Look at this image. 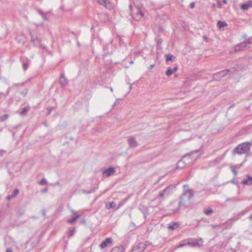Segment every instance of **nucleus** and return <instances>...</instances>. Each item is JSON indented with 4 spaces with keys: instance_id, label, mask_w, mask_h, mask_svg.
<instances>
[{
    "instance_id": "f257e3e1",
    "label": "nucleus",
    "mask_w": 252,
    "mask_h": 252,
    "mask_svg": "<svg viewBox=\"0 0 252 252\" xmlns=\"http://www.w3.org/2000/svg\"><path fill=\"white\" fill-rule=\"evenodd\" d=\"M132 3L129 5L130 14L133 19L136 21H139L143 17V13L141 10L143 4L142 0H132Z\"/></svg>"
},
{
    "instance_id": "f03ea898",
    "label": "nucleus",
    "mask_w": 252,
    "mask_h": 252,
    "mask_svg": "<svg viewBox=\"0 0 252 252\" xmlns=\"http://www.w3.org/2000/svg\"><path fill=\"white\" fill-rule=\"evenodd\" d=\"M251 145V143H250V142H245L239 144L232 151V153L233 155H248L250 151Z\"/></svg>"
},
{
    "instance_id": "7ed1b4c3",
    "label": "nucleus",
    "mask_w": 252,
    "mask_h": 252,
    "mask_svg": "<svg viewBox=\"0 0 252 252\" xmlns=\"http://www.w3.org/2000/svg\"><path fill=\"white\" fill-rule=\"evenodd\" d=\"M184 193L180 198V201L179 202V207L183 206L185 204L186 200L185 197H187L188 200H189L194 195L193 190L192 189H189V186L185 185L183 186Z\"/></svg>"
},
{
    "instance_id": "20e7f679",
    "label": "nucleus",
    "mask_w": 252,
    "mask_h": 252,
    "mask_svg": "<svg viewBox=\"0 0 252 252\" xmlns=\"http://www.w3.org/2000/svg\"><path fill=\"white\" fill-rule=\"evenodd\" d=\"M30 36L31 38V42L33 44L34 46L40 49H46V46L41 44V39L35 32L32 31L30 32Z\"/></svg>"
},
{
    "instance_id": "39448f33",
    "label": "nucleus",
    "mask_w": 252,
    "mask_h": 252,
    "mask_svg": "<svg viewBox=\"0 0 252 252\" xmlns=\"http://www.w3.org/2000/svg\"><path fill=\"white\" fill-rule=\"evenodd\" d=\"M186 242L190 247H200L203 244V240L201 238L198 239L194 238L187 239Z\"/></svg>"
},
{
    "instance_id": "423d86ee",
    "label": "nucleus",
    "mask_w": 252,
    "mask_h": 252,
    "mask_svg": "<svg viewBox=\"0 0 252 252\" xmlns=\"http://www.w3.org/2000/svg\"><path fill=\"white\" fill-rule=\"evenodd\" d=\"M190 154H188L186 156H184L182 158L177 162L176 168L177 169H183L187 164L186 163L185 160L186 159L190 156Z\"/></svg>"
},
{
    "instance_id": "0eeeda50",
    "label": "nucleus",
    "mask_w": 252,
    "mask_h": 252,
    "mask_svg": "<svg viewBox=\"0 0 252 252\" xmlns=\"http://www.w3.org/2000/svg\"><path fill=\"white\" fill-rule=\"evenodd\" d=\"M229 71V69H226L218 72L214 74V78L216 80H219L221 77L224 76Z\"/></svg>"
},
{
    "instance_id": "6e6552de",
    "label": "nucleus",
    "mask_w": 252,
    "mask_h": 252,
    "mask_svg": "<svg viewBox=\"0 0 252 252\" xmlns=\"http://www.w3.org/2000/svg\"><path fill=\"white\" fill-rule=\"evenodd\" d=\"M20 62L22 63L23 69L24 70H26L29 67V65L31 63L30 60L26 57H21L20 59Z\"/></svg>"
},
{
    "instance_id": "1a4fd4ad",
    "label": "nucleus",
    "mask_w": 252,
    "mask_h": 252,
    "mask_svg": "<svg viewBox=\"0 0 252 252\" xmlns=\"http://www.w3.org/2000/svg\"><path fill=\"white\" fill-rule=\"evenodd\" d=\"M247 48V43L242 42L239 44L236 45L234 47V51L236 52L242 51L246 50Z\"/></svg>"
},
{
    "instance_id": "9d476101",
    "label": "nucleus",
    "mask_w": 252,
    "mask_h": 252,
    "mask_svg": "<svg viewBox=\"0 0 252 252\" xmlns=\"http://www.w3.org/2000/svg\"><path fill=\"white\" fill-rule=\"evenodd\" d=\"M116 172L115 169L114 167H109L102 172L103 175H106L107 177H110L115 174Z\"/></svg>"
},
{
    "instance_id": "9b49d317",
    "label": "nucleus",
    "mask_w": 252,
    "mask_h": 252,
    "mask_svg": "<svg viewBox=\"0 0 252 252\" xmlns=\"http://www.w3.org/2000/svg\"><path fill=\"white\" fill-rule=\"evenodd\" d=\"M128 143L130 148H133L138 146V143L134 137H129L128 138Z\"/></svg>"
},
{
    "instance_id": "f8f14e48",
    "label": "nucleus",
    "mask_w": 252,
    "mask_h": 252,
    "mask_svg": "<svg viewBox=\"0 0 252 252\" xmlns=\"http://www.w3.org/2000/svg\"><path fill=\"white\" fill-rule=\"evenodd\" d=\"M146 249L143 243H140L135 247L132 250L133 252H143Z\"/></svg>"
},
{
    "instance_id": "ddd939ff",
    "label": "nucleus",
    "mask_w": 252,
    "mask_h": 252,
    "mask_svg": "<svg viewBox=\"0 0 252 252\" xmlns=\"http://www.w3.org/2000/svg\"><path fill=\"white\" fill-rule=\"evenodd\" d=\"M138 208H139V210L144 215V219H146L147 217V215L148 214V209L147 207L141 204L139 205Z\"/></svg>"
},
{
    "instance_id": "4468645a",
    "label": "nucleus",
    "mask_w": 252,
    "mask_h": 252,
    "mask_svg": "<svg viewBox=\"0 0 252 252\" xmlns=\"http://www.w3.org/2000/svg\"><path fill=\"white\" fill-rule=\"evenodd\" d=\"M112 244V239L110 237L107 238L104 241H103L100 245V247L101 249H104L106 247L108 246L109 244Z\"/></svg>"
},
{
    "instance_id": "2eb2a0df",
    "label": "nucleus",
    "mask_w": 252,
    "mask_h": 252,
    "mask_svg": "<svg viewBox=\"0 0 252 252\" xmlns=\"http://www.w3.org/2000/svg\"><path fill=\"white\" fill-rule=\"evenodd\" d=\"M98 2L100 4L104 6L107 9H111L112 8L109 0H98Z\"/></svg>"
},
{
    "instance_id": "dca6fc26",
    "label": "nucleus",
    "mask_w": 252,
    "mask_h": 252,
    "mask_svg": "<svg viewBox=\"0 0 252 252\" xmlns=\"http://www.w3.org/2000/svg\"><path fill=\"white\" fill-rule=\"evenodd\" d=\"M252 7V0H249L247 2L241 4L240 8L243 10H247L249 8Z\"/></svg>"
},
{
    "instance_id": "f3484780",
    "label": "nucleus",
    "mask_w": 252,
    "mask_h": 252,
    "mask_svg": "<svg viewBox=\"0 0 252 252\" xmlns=\"http://www.w3.org/2000/svg\"><path fill=\"white\" fill-rule=\"evenodd\" d=\"M59 82L62 87H65L68 84V81L65 78V76L62 74L59 79Z\"/></svg>"
},
{
    "instance_id": "a211bd4d",
    "label": "nucleus",
    "mask_w": 252,
    "mask_h": 252,
    "mask_svg": "<svg viewBox=\"0 0 252 252\" xmlns=\"http://www.w3.org/2000/svg\"><path fill=\"white\" fill-rule=\"evenodd\" d=\"M247 179L243 180L242 184L244 185L251 186L252 185V176L247 175Z\"/></svg>"
},
{
    "instance_id": "6ab92c4d",
    "label": "nucleus",
    "mask_w": 252,
    "mask_h": 252,
    "mask_svg": "<svg viewBox=\"0 0 252 252\" xmlns=\"http://www.w3.org/2000/svg\"><path fill=\"white\" fill-rule=\"evenodd\" d=\"M246 213V211H241L240 213L237 214V215L234 216L233 218H232L231 219L229 220V221H235L237 220H238L241 218V217L242 216H244Z\"/></svg>"
},
{
    "instance_id": "aec40b11",
    "label": "nucleus",
    "mask_w": 252,
    "mask_h": 252,
    "mask_svg": "<svg viewBox=\"0 0 252 252\" xmlns=\"http://www.w3.org/2000/svg\"><path fill=\"white\" fill-rule=\"evenodd\" d=\"M72 212L74 216L72 218L68 219L67 220V222L69 223H73L80 217V216L77 215V214L73 210Z\"/></svg>"
},
{
    "instance_id": "412c9836",
    "label": "nucleus",
    "mask_w": 252,
    "mask_h": 252,
    "mask_svg": "<svg viewBox=\"0 0 252 252\" xmlns=\"http://www.w3.org/2000/svg\"><path fill=\"white\" fill-rule=\"evenodd\" d=\"M178 66H175L174 68L169 67L166 71V75L167 76H170L173 72L176 71L178 70Z\"/></svg>"
},
{
    "instance_id": "4be33fe9",
    "label": "nucleus",
    "mask_w": 252,
    "mask_h": 252,
    "mask_svg": "<svg viewBox=\"0 0 252 252\" xmlns=\"http://www.w3.org/2000/svg\"><path fill=\"white\" fill-rule=\"evenodd\" d=\"M180 225V224L178 222H172L171 223L169 224L168 228L169 230H175L176 228H177Z\"/></svg>"
},
{
    "instance_id": "5701e85b",
    "label": "nucleus",
    "mask_w": 252,
    "mask_h": 252,
    "mask_svg": "<svg viewBox=\"0 0 252 252\" xmlns=\"http://www.w3.org/2000/svg\"><path fill=\"white\" fill-rule=\"evenodd\" d=\"M106 208L108 210H110L112 208H114L116 206V203L115 202L112 201L106 204Z\"/></svg>"
},
{
    "instance_id": "b1692460",
    "label": "nucleus",
    "mask_w": 252,
    "mask_h": 252,
    "mask_svg": "<svg viewBox=\"0 0 252 252\" xmlns=\"http://www.w3.org/2000/svg\"><path fill=\"white\" fill-rule=\"evenodd\" d=\"M162 192L165 193V195L166 196L170 195L171 192V189L170 187H169V186L167 187L165 189H164L162 190Z\"/></svg>"
},
{
    "instance_id": "393cba45",
    "label": "nucleus",
    "mask_w": 252,
    "mask_h": 252,
    "mask_svg": "<svg viewBox=\"0 0 252 252\" xmlns=\"http://www.w3.org/2000/svg\"><path fill=\"white\" fill-rule=\"evenodd\" d=\"M30 107L29 106H26L22 108V111L20 112V114L21 116H25L26 114L27 113V112L29 110Z\"/></svg>"
},
{
    "instance_id": "a878e982",
    "label": "nucleus",
    "mask_w": 252,
    "mask_h": 252,
    "mask_svg": "<svg viewBox=\"0 0 252 252\" xmlns=\"http://www.w3.org/2000/svg\"><path fill=\"white\" fill-rule=\"evenodd\" d=\"M218 27L219 28H222L227 26V24L225 22L219 21L217 23Z\"/></svg>"
},
{
    "instance_id": "bb28decb",
    "label": "nucleus",
    "mask_w": 252,
    "mask_h": 252,
    "mask_svg": "<svg viewBox=\"0 0 252 252\" xmlns=\"http://www.w3.org/2000/svg\"><path fill=\"white\" fill-rule=\"evenodd\" d=\"M166 61L168 62L169 61H172L173 59H175V57L171 54L166 55Z\"/></svg>"
},
{
    "instance_id": "cd10ccee",
    "label": "nucleus",
    "mask_w": 252,
    "mask_h": 252,
    "mask_svg": "<svg viewBox=\"0 0 252 252\" xmlns=\"http://www.w3.org/2000/svg\"><path fill=\"white\" fill-rule=\"evenodd\" d=\"M112 252H124V249L122 247H116L112 249Z\"/></svg>"
},
{
    "instance_id": "c85d7f7f",
    "label": "nucleus",
    "mask_w": 252,
    "mask_h": 252,
    "mask_svg": "<svg viewBox=\"0 0 252 252\" xmlns=\"http://www.w3.org/2000/svg\"><path fill=\"white\" fill-rule=\"evenodd\" d=\"M16 196V189H14L11 195H8L6 196V199L7 200H10Z\"/></svg>"
},
{
    "instance_id": "c756f323",
    "label": "nucleus",
    "mask_w": 252,
    "mask_h": 252,
    "mask_svg": "<svg viewBox=\"0 0 252 252\" xmlns=\"http://www.w3.org/2000/svg\"><path fill=\"white\" fill-rule=\"evenodd\" d=\"M213 210L211 208H205L204 209V213L207 215H210L213 213Z\"/></svg>"
},
{
    "instance_id": "7c9ffc66",
    "label": "nucleus",
    "mask_w": 252,
    "mask_h": 252,
    "mask_svg": "<svg viewBox=\"0 0 252 252\" xmlns=\"http://www.w3.org/2000/svg\"><path fill=\"white\" fill-rule=\"evenodd\" d=\"M240 166L239 165H235L234 166H231V170L232 172L234 174L235 176H236L237 174V171L235 170V168H239Z\"/></svg>"
},
{
    "instance_id": "2f4dec72",
    "label": "nucleus",
    "mask_w": 252,
    "mask_h": 252,
    "mask_svg": "<svg viewBox=\"0 0 252 252\" xmlns=\"http://www.w3.org/2000/svg\"><path fill=\"white\" fill-rule=\"evenodd\" d=\"M186 239L184 240L183 241H182L180 243V244L177 247V248H180L185 247V246L188 245V243H187L186 242Z\"/></svg>"
},
{
    "instance_id": "473e14b6",
    "label": "nucleus",
    "mask_w": 252,
    "mask_h": 252,
    "mask_svg": "<svg viewBox=\"0 0 252 252\" xmlns=\"http://www.w3.org/2000/svg\"><path fill=\"white\" fill-rule=\"evenodd\" d=\"M95 188L93 187L90 190H88V191H87L86 190H82V192L84 193H86V194H89V193H91L92 192H93L95 191Z\"/></svg>"
},
{
    "instance_id": "72a5a7b5",
    "label": "nucleus",
    "mask_w": 252,
    "mask_h": 252,
    "mask_svg": "<svg viewBox=\"0 0 252 252\" xmlns=\"http://www.w3.org/2000/svg\"><path fill=\"white\" fill-rule=\"evenodd\" d=\"M8 118V114H4L0 117V121L3 122L6 120Z\"/></svg>"
},
{
    "instance_id": "f704fd0d",
    "label": "nucleus",
    "mask_w": 252,
    "mask_h": 252,
    "mask_svg": "<svg viewBox=\"0 0 252 252\" xmlns=\"http://www.w3.org/2000/svg\"><path fill=\"white\" fill-rule=\"evenodd\" d=\"M158 196L160 198H161L162 199H164L165 197L166 196L165 195V193L162 192V190L159 191Z\"/></svg>"
},
{
    "instance_id": "c9c22d12",
    "label": "nucleus",
    "mask_w": 252,
    "mask_h": 252,
    "mask_svg": "<svg viewBox=\"0 0 252 252\" xmlns=\"http://www.w3.org/2000/svg\"><path fill=\"white\" fill-rule=\"evenodd\" d=\"M47 183V182L46 180L44 178L42 179L39 182V184L40 185H45Z\"/></svg>"
},
{
    "instance_id": "e433bc0d",
    "label": "nucleus",
    "mask_w": 252,
    "mask_h": 252,
    "mask_svg": "<svg viewBox=\"0 0 252 252\" xmlns=\"http://www.w3.org/2000/svg\"><path fill=\"white\" fill-rule=\"evenodd\" d=\"M75 233V230L74 229L70 230L68 232V235L69 236H72Z\"/></svg>"
},
{
    "instance_id": "4c0bfd02",
    "label": "nucleus",
    "mask_w": 252,
    "mask_h": 252,
    "mask_svg": "<svg viewBox=\"0 0 252 252\" xmlns=\"http://www.w3.org/2000/svg\"><path fill=\"white\" fill-rule=\"evenodd\" d=\"M143 243L145 249H146L147 247L151 245V243L149 241H146Z\"/></svg>"
},
{
    "instance_id": "58836bf2",
    "label": "nucleus",
    "mask_w": 252,
    "mask_h": 252,
    "mask_svg": "<svg viewBox=\"0 0 252 252\" xmlns=\"http://www.w3.org/2000/svg\"><path fill=\"white\" fill-rule=\"evenodd\" d=\"M245 42L247 43V44L248 43V44H251L252 42V36L248 38V39L247 40V41Z\"/></svg>"
},
{
    "instance_id": "ea45409f",
    "label": "nucleus",
    "mask_w": 252,
    "mask_h": 252,
    "mask_svg": "<svg viewBox=\"0 0 252 252\" xmlns=\"http://www.w3.org/2000/svg\"><path fill=\"white\" fill-rule=\"evenodd\" d=\"M125 204V202L123 201V202H120L118 206V207L117 208V210H118V209H119L120 207H121L124 204Z\"/></svg>"
},
{
    "instance_id": "a19ab883",
    "label": "nucleus",
    "mask_w": 252,
    "mask_h": 252,
    "mask_svg": "<svg viewBox=\"0 0 252 252\" xmlns=\"http://www.w3.org/2000/svg\"><path fill=\"white\" fill-rule=\"evenodd\" d=\"M52 109H53V107H49V108H47V110H48V112L47 113V115H49L50 114L51 112Z\"/></svg>"
},
{
    "instance_id": "79ce46f5",
    "label": "nucleus",
    "mask_w": 252,
    "mask_h": 252,
    "mask_svg": "<svg viewBox=\"0 0 252 252\" xmlns=\"http://www.w3.org/2000/svg\"><path fill=\"white\" fill-rule=\"evenodd\" d=\"M6 153V151L3 150H1L0 151V156H2L4 154Z\"/></svg>"
},
{
    "instance_id": "37998d69",
    "label": "nucleus",
    "mask_w": 252,
    "mask_h": 252,
    "mask_svg": "<svg viewBox=\"0 0 252 252\" xmlns=\"http://www.w3.org/2000/svg\"><path fill=\"white\" fill-rule=\"evenodd\" d=\"M217 4H218V7L219 8H221V3L220 0H218L217 1Z\"/></svg>"
},
{
    "instance_id": "c03bdc74",
    "label": "nucleus",
    "mask_w": 252,
    "mask_h": 252,
    "mask_svg": "<svg viewBox=\"0 0 252 252\" xmlns=\"http://www.w3.org/2000/svg\"><path fill=\"white\" fill-rule=\"evenodd\" d=\"M120 100V99H119V98H117V99L115 100V102H114V105H113V107H114L115 105H116L117 104H118V102H119V101Z\"/></svg>"
},
{
    "instance_id": "a18cd8bd",
    "label": "nucleus",
    "mask_w": 252,
    "mask_h": 252,
    "mask_svg": "<svg viewBox=\"0 0 252 252\" xmlns=\"http://www.w3.org/2000/svg\"><path fill=\"white\" fill-rule=\"evenodd\" d=\"M27 90H25L24 91L21 92V94L24 96H25L27 94Z\"/></svg>"
},
{
    "instance_id": "49530a36",
    "label": "nucleus",
    "mask_w": 252,
    "mask_h": 252,
    "mask_svg": "<svg viewBox=\"0 0 252 252\" xmlns=\"http://www.w3.org/2000/svg\"><path fill=\"white\" fill-rule=\"evenodd\" d=\"M195 6V3L194 2H191L190 4V7L191 8H194Z\"/></svg>"
},
{
    "instance_id": "de8ad7c7",
    "label": "nucleus",
    "mask_w": 252,
    "mask_h": 252,
    "mask_svg": "<svg viewBox=\"0 0 252 252\" xmlns=\"http://www.w3.org/2000/svg\"><path fill=\"white\" fill-rule=\"evenodd\" d=\"M37 11H38V13L39 14H40L41 15H44V12H43L42 10H40V9H38V10H37Z\"/></svg>"
},
{
    "instance_id": "09e8293b",
    "label": "nucleus",
    "mask_w": 252,
    "mask_h": 252,
    "mask_svg": "<svg viewBox=\"0 0 252 252\" xmlns=\"http://www.w3.org/2000/svg\"><path fill=\"white\" fill-rule=\"evenodd\" d=\"M7 95V94H4V93H0V96L2 95L3 97H5Z\"/></svg>"
},
{
    "instance_id": "8fccbe9b",
    "label": "nucleus",
    "mask_w": 252,
    "mask_h": 252,
    "mask_svg": "<svg viewBox=\"0 0 252 252\" xmlns=\"http://www.w3.org/2000/svg\"><path fill=\"white\" fill-rule=\"evenodd\" d=\"M6 252H13V250L11 248H7L6 250Z\"/></svg>"
},
{
    "instance_id": "3c124183",
    "label": "nucleus",
    "mask_w": 252,
    "mask_h": 252,
    "mask_svg": "<svg viewBox=\"0 0 252 252\" xmlns=\"http://www.w3.org/2000/svg\"><path fill=\"white\" fill-rule=\"evenodd\" d=\"M162 39H159L158 40V45H160V44H161V43H162Z\"/></svg>"
},
{
    "instance_id": "603ef678",
    "label": "nucleus",
    "mask_w": 252,
    "mask_h": 252,
    "mask_svg": "<svg viewBox=\"0 0 252 252\" xmlns=\"http://www.w3.org/2000/svg\"><path fill=\"white\" fill-rule=\"evenodd\" d=\"M43 19L46 20L47 19L46 14L44 13V15H41Z\"/></svg>"
},
{
    "instance_id": "864d4df0",
    "label": "nucleus",
    "mask_w": 252,
    "mask_h": 252,
    "mask_svg": "<svg viewBox=\"0 0 252 252\" xmlns=\"http://www.w3.org/2000/svg\"><path fill=\"white\" fill-rule=\"evenodd\" d=\"M47 190H48V188H45L44 189H43L41 191V192H42V193H43V192H45L47 191Z\"/></svg>"
},
{
    "instance_id": "5fc2aeb1",
    "label": "nucleus",
    "mask_w": 252,
    "mask_h": 252,
    "mask_svg": "<svg viewBox=\"0 0 252 252\" xmlns=\"http://www.w3.org/2000/svg\"><path fill=\"white\" fill-rule=\"evenodd\" d=\"M231 183H233V184H235V185H237V183L235 182V180H231Z\"/></svg>"
},
{
    "instance_id": "6e6d98bb",
    "label": "nucleus",
    "mask_w": 252,
    "mask_h": 252,
    "mask_svg": "<svg viewBox=\"0 0 252 252\" xmlns=\"http://www.w3.org/2000/svg\"><path fill=\"white\" fill-rule=\"evenodd\" d=\"M18 213L20 216H22L24 214V212L23 211H22V212L19 211V212Z\"/></svg>"
},
{
    "instance_id": "4d7b16f0",
    "label": "nucleus",
    "mask_w": 252,
    "mask_h": 252,
    "mask_svg": "<svg viewBox=\"0 0 252 252\" xmlns=\"http://www.w3.org/2000/svg\"><path fill=\"white\" fill-rule=\"evenodd\" d=\"M42 214L43 216H45V210H42Z\"/></svg>"
},
{
    "instance_id": "13d9d810",
    "label": "nucleus",
    "mask_w": 252,
    "mask_h": 252,
    "mask_svg": "<svg viewBox=\"0 0 252 252\" xmlns=\"http://www.w3.org/2000/svg\"><path fill=\"white\" fill-rule=\"evenodd\" d=\"M223 3H224V4H226L227 3L226 0H223Z\"/></svg>"
},
{
    "instance_id": "bf43d9fd",
    "label": "nucleus",
    "mask_w": 252,
    "mask_h": 252,
    "mask_svg": "<svg viewBox=\"0 0 252 252\" xmlns=\"http://www.w3.org/2000/svg\"><path fill=\"white\" fill-rule=\"evenodd\" d=\"M129 90L130 91L132 89V85L130 84L129 87Z\"/></svg>"
},
{
    "instance_id": "052dcab7",
    "label": "nucleus",
    "mask_w": 252,
    "mask_h": 252,
    "mask_svg": "<svg viewBox=\"0 0 252 252\" xmlns=\"http://www.w3.org/2000/svg\"><path fill=\"white\" fill-rule=\"evenodd\" d=\"M250 220H251V223L252 224V215L250 217Z\"/></svg>"
},
{
    "instance_id": "680f3d73",
    "label": "nucleus",
    "mask_w": 252,
    "mask_h": 252,
    "mask_svg": "<svg viewBox=\"0 0 252 252\" xmlns=\"http://www.w3.org/2000/svg\"><path fill=\"white\" fill-rule=\"evenodd\" d=\"M110 91H111V92H113V88L112 87H110Z\"/></svg>"
},
{
    "instance_id": "e2e57ef3",
    "label": "nucleus",
    "mask_w": 252,
    "mask_h": 252,
    "mask_svg": "<svg viewBox=\"0 0 252 252\" xmlns=\"http://www.w3.org/2000/svg\"><path fill=\"white\" fill-rule=\"evenodd\" d=\"M153 66H154V65H153V64L150 66L151 68H152Z\"/></svg>"
},
{
    "instance_id": "0e129e2a",
    "label": "nucleus",
    "mask_w": 252,
    "mask_h": 252,
    "mask_svg": "<svg viewBox=\"0 0 252 252\" xmlns=\"http://www.w3.org/2000/svg\"><path fill=\"white\" fill-rule=\"evenodd\" d=\"M19 190L17 189V194L18 193Z\"/></svg>"
},
{
    "instance_id": "69168bd1",
    "label": "nucleus",
    "mask_w": 252,
    "mask_h": 252,
    "mask_svg": "<svg viewBox=\"0 0 252 252\" xmlns=\"http://www.w3.org/2000/svg\"><path fill=\"white\" fill-rule=\"evenodd\" d=\"M212 226L213 227H215V225H213V224H212Z\"/></svg>"
},
{
    "instance_id": "338daca9",
    "label": "nucleus",
    "mask_w": 252,
    "mask_h": 252,
    "mask_svg": "<svg viewBox=\"0 0 252 252\" xmlns=\"http://www.w3.org/2000/svg\"><path fill=\"white\" fill-rule=\"evenodd\" d=\"M7 206L8 207H9V204H7Z\"/></svg>"
},
{
    "instance_id": "774afa93",
    "label": "nucleus",
    "mask_w": 252,
    "mask_h": 252,
    "mask_svg": "<svg viewBox=\"0 0 252 252\" xmlns=\"http://www.w3.org/2000/svg\"><path fill=\"white\" fill-rule=\"evenodd\" d=\"M204 39H206V36H204Z\"/></svg>"
}]
</instances>
